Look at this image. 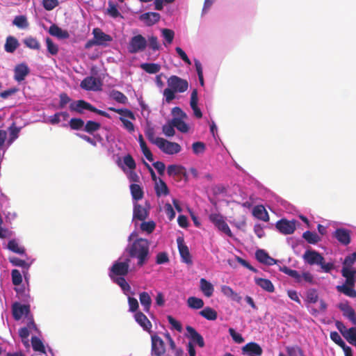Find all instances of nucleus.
I'll return each mask as SVG.
<instances>
[{"instance_id": "nucleus-1", "label": "nucleus", "mask_w": 356, "mask_h": 356, "mask_svg": "<svg viewBox=\"0 0 356 356\" xmlns=\"http://www.w3.org/2000/svg\"><path fill=\"white\" fill-rule=\"evenodd\" d=\"M149 245L150 243L147 239L139 238L136 239L126 249L130 258L137 259V265L139 267L146 264L150 257Z\"/></svg>"}, {"instance_id": "nucleus-2", "label": "nucleus", "mask_w": 356, "mask_h": 356, "mask_svg": "<svg viewBox=\"0 0 356 356\" xmlns=\"http://www.w3.org/2000/svg\"><path fill=\"white\" fill-rule=\"evenodd\" d=\"M168 88L163 90V96L168 103L175 99V93H182L188 88L187 80L180 78L176 75L170 76L168 80Z\"/></svg>"}, {"instance_id": "nucleus-3", "label": "nucleus", "mask_w": 356, "mask_h": 356, "mask_svg": "<svg viewBox=\"0 0 356 356\" xmlns=\"http://www.w3.org/2000/svg\"><path fill=\"white\" fill-rule=\"evenodd\" d=\"M304 261L310 266L318 265L320 266L322 271L325 273H330L334 268L333 262L325 261V258L318 252L313 250H307L302 255Z\"/></svg>"}, {"instance_id": "nucleus-4", "label": "nucleus", "mask_w": 356, "mask_h": 356, "mask_svg": "<svg viewBox=\"0 0 356 356\" xmlns=\"http://www.w3.org/2000/svg\"><path fill=\"white\" fill-rule=\"evenodd\" d=\"M70 109L71 111H74L80 114L83 113V110H88L105 118H111V115L108 113L104 111L97 109L92 104L83 99L71 103L70 105Z\"/></svg>"}, {"instance_id": "nucleus-5", "label": "nucleus", "mask_w": 356, "mask_h": 356, "mask_svg": "<svg viewBox=\"0 0 356 356\" xmlns=\"http://www.w3.org/2000/svg\"><path fill=\"white\" fill-rule=\"evenodd\" d=\"M108 110L120 114L121 116L119 119L123 124L124 128L130 133L134 131L135 127L134 124L130 120L126 119L127 118L131 120H136L135 115L131 110L128 108H115L114 107H108Z\"/></svg>"}, {"instance_id": "nucleus-6", "label": "nucleus", "mask_w": 356, "mask_h": 356, "mask_svg": "<svg viewBox=\"0 0 356 356\" xmlns=\"http://www.w3.org/2000/svg\"><path fill=\"white\" fill-rule=\"evenodd\" d=\"M280 271L285 273L286 275L293 278L297 283L302 284V282H305L310 284H314V277L309 272H304L300 275L297 270L290 269L286 266H280Z\"/></svg>"}, {"instance_id": "nucleus-7", "label": "nucleus", "mask_w": 356, "mask_h": 356, "mask_svg": "<svg viewBox=\"0 0 356 356\" xmlns=\"http://www.w3.org/2000/svg\"><path fill=\"white\" fill-rule=\"evenodd\" d=\"M130 259L127 258L124 261H116L110 268L109 277L113 279L117 277L126 276L129 270Z\"/></svg>"}, {"instance_id": "nucleus-8", "label": "nucleus", "mask_w": 356, "mask_h": 356, "mask_svg": "<svg viewBox=\"0 0 356 356\" xmlns=\"http://www.w3.org/2000/svg\"><path fill=\"white\" fill-rule=\"evenodd\" d=\"M147 47V40L142 35L132 37L128 44V51L131 54L143 51Z\"/></svg>"}, {"instance_id": "nucleus-9", "label": "nucleus", "mask_w": 356, "mask_h": 356, "mask_svg": "<svg viewBox=\"0 0 356 356\" xmlns=\"http://www.w3.org/2000/svg\"><path fill=\"white\" fill-rule=\"evenodd\" d=\"M157 143V147L167 154H177L181 149V146L178 143L168 141L164 138H159Z\"/></svg>"}, {"instance_id": "nucleus-10", "label": "nucleus", "mask_w": 356, "mask_h": 356, "mask_svg": "<svg viewBox=\"0 0 356 356\" xmlns=\"http://www.w3.org/2000/svg\"><path fill=\"white\" fill-rule=\"evenodd\" d=\"M210 221L220 231L232 237V233L224 218L220 213H211L209 216Z\"/></svg>"}, {"instance_id": "nucleus-11", "label": "nucleus", "mask_w": 356, "mask_h": 356, "mask_svg": "<svg viewBox=\"0 0 356 356\" xmlns=\"http://www.w3.org/2000/svg\"><path fill=\"white\" fill-rule=\"evenodd\" d=\"M81 88L89 91L102 90V82L100 79L94 76L86 77L80 83Z\"/></svg>"}, {"instance_id": "nucleus-12", "label": "nucleus", "mask_w": 356, "mask_h": 356, "mask_svg": "<svg viewBox=\"0 0 356 356\" xmlns=\"http://www.w3.org/2000/svg\"><path fill=\"white\" fill-rule=\"evenodd\" d=\"M275 227L282 234H291L296 230V220H288L285 218H282L276 222Z\"/></svg>"}, {"instance_id": "nucleus-13", "label": "nucleus", "mask_w": 356, "mask_h": 356, "mask_svg": "<svg viewBox=\"0 0 356 356\" xmlns=\"http://www.w3.org/2000/svg\"><path fill=\"white\" fill-rule=\"evenodd\" d=\"M12 313L16 321L20 320L24 316L28 318L31 315L30 305L15 302L12 305Z\"/></svg>"}, {"instance_id": "nucleus-14", "label": "nucleus", "mask_w": 356, "mask_h": 356, "mask_svg": "<svg viewBox=\"0 0 356 356\" xmlns=\"http://www.w3.org/2000/svg\"><path fill=\"white\" fill-rule=\"evenodd\" d=\"M95 42L98 46H107L108 43L113 40L112 37L105 33L99 28H95L92 30Z\"/></svg>"}, {"instance_id": "nucleus-15", "label": "nucleus", "mask_w": 356, "mask_h": 356, "mask_svg": "<svg viewBox=\"0 0 356 356\" xmlns=\"http://www.w3.org/2000/svg\"><path fill=\"white\" fill-rule=\"evenodd\" d=\"M165 344L163 339L157 336H152V353L156 356H161L165 353Z\"/></svg>"}, {"instance_id": "nucleus-16", "label": "nucleus", "mask_w": 356, "mask_h": 356, "mask_svg": "<svg viewBox=\"0 0 356 356\" xmlns=\"http://www.w3.org/2000/svg\"><path fill=\"white\" fill-rule=\"evenodd\" d=\"M30 73V70L28 65L24 63H20L17 65L14 69V79L20 83L23 81L26 76Z\"/></svg>"}, {"instance_id": "nucleus-17", "label": "nucleus", "mask_w": 356, "mask_h": 356, "mask_svg": "<svg viewBox=\"0 0 356 356\" xmlns=\"http://www.w3.org/2000/svg\"><path fill=\"white\" fill-rule=\"evenodd\" d=\"M177 241L179 254L181 257L182 261L186 263L187 264H192L193 261L191 259V255L189 252L188 246L184 243V239L182 238L179 237Z\"/></svg>"}, {"instance_id": "nucleus-18", "label": "nucleus", "mask_w": 356, "mask_h": 356, "mask_svg": "<svg viewBox=\"0 0 356 356\" xmlns=\"http://www.w3.org/2000/svg\"><path fill=\"white\" fill-rule=\"evenodd\" d=\"M186 330L188 334L189 338L193 342L197 343L200 348H203L204 346V341L202 336L199 334L195 328L188 325L186 326Z\"/></svg>"}, {"instance_id": "nucleus-19", "label": "nucleus", "mask_w": 356, "mask_h": 356, "mask_svg": "<svg viewBox=\"0 0 356 356\" xmlns=\"http://www.w3.org/2000/svg\"><path fill=\"white\" fill-rule=\"evenodd\" d=\"M334 236L343 245H348L350 242V232L348 229L343 228L337 229L334 233Z\"/></svg>"}, {"instance_id": "nucleus-20", "label": "nucleus", "mask_w": 356, "mask_h": 356, "mask_svg": "<svg viewBox=\"0 0 356 356\" xmlns=\"http://www.w3.org/2000/svg\"><path fill=\"white\" fill-rule=\"evenodd\" d=\"M338 307L343 312L344 316L347 317L353 325H356V314L355 310L348 303H341Z\"/></svg>"}, {"instance_id": "nucleus-21", "label": "nucleus", "mask_w": 356, "mask_h": 356, "mask_svg": "<svg viewBox=\"0 0 356 356\" xmlns=\"http://www.w3.org/2000/svg\"><path fill=\"white\" fill-rule=\"evenodd\" d=\"M160 14L154 12H149L142 14L140 16V19L143 21L145 24L148 26H152L160 20Z\"/></svg>"}, {"instance_id": "nucleus-22", "label": "nucleus", "mask_w": 356, "mask_h": 356, "mask_svg": "<svg viewBox=\"0 0 356 356\" xmlns=\"http://www.w3.org/2000/svg\"><path fill=\"white\" fill-rule=\"evenodd\" d=\"M243 353L248 355H261L263 350L261 346L255 342L248 343L242 348Z\"/></svg>"}, {"instance_id": "nucleus-23", "label": "nucleus", "mask_w": 356, "mask_h": 356, "mask_svg": "<svg viewBox=\"0 0 356 356\" xmlns=\"http://www.w3.org/2000/svg\"><path fill=\"white\" fill-rule=\"evenodd\" d=\"M197 103H198L197 90V89H194L191 92L190 105H191L192 110L193 111L195 116L197 118H201L202 117V113L197 106Z\"/></svg>"}, {"instance_id": "nucleus-24", "label": "nucleus", "mask_w": 356, "mask_h": 356, "mask_svg": "<svg viewBox=\"0 0 356 356\" xmlns=\"http://www.w3.org/2000/svg\"><path fill=\"white\" fill-rule=\"evenodd\" d=\"M136 321L143 328L144 330L149 331L152 328V323L147 317L141 312H137L135 315Z\"/></svg>"}, {"instance_id": "nucleus-25", "label": "nucleus", "mask_w": 356, "mask_h": 356, "mask_svg": "<svg viewBox=\"0 0 356 356\" xmlns=\"http://www.w3.org/2000/svg\"><path fill=\"white\" fill-rule=\"evenodd\" d=\"M252 214L255 218L264 222L269 220L268 212L263 205H257L254 207L252 211Z\"/></svg>"}, {"instance_id": "nucleus-26", "label": "nucleus", "mask_w": 356, "mask_h": 356, "mask_svg": "<svg viewBox=\"0 0 356 356\" xmlns=\"http://www.w3.org/2000/svg\"><path fill=\"white\" fill-rule=\"evenodd\" d=\"M134 218L141 221L145 220L148 216V211L139 204H134Z\"/></svg>"}, {"instance_id": "nucleus-27", "label": "nucleus", "mask_w": 356, "mask_h": 356, "mask_svg": "<svg viewBox=\"0 0 356 356\" xmlns=\"http://www.w3.org/2000/svg\"><path fill=\"white\" fill-rule=\"evenodd\" d=\"M49 33L50 35L60 39H67L70 36L69 33L66 30H63L56 24H53L49 27Z\"/></svg>"}, {"instance_id": "nucleus-28", "label": "nucleus", "mask_w": 356, "mask_h": 356, "mask_svg": "<svg viewBox=\"0 0 356 356\" xmlns=\"http://www.w3.org/2000/svg\"><path fill=\"white\" fill-rule=\"evenodd\" d=\"M19 46V43L17 38L13 36H8L4 44V49L8 53H13Z\"/></svg>"}, {"instance_id": "nucleus-29", "label": "nucleus", "mask_w": 356, "mask_h": 356, "mask_svg": "<svg viewBox=\"0 0 356 356\" xmlns=\"http://www.w3.org/2000/svg\"><path fill=\"white\" fill-rule=\"evenodd\" d=\"M254 282L257 285L269 293H273L275 291L274 285L270 280L256 277Z\"/></svg>"}, {"instance_id": "nucleus-30", "label": "nucleus", "mask_w": 356, "mask_h": 356, "mask_svg": "<svg viewBox=\"0 0 356 356\" xmlns=\"http://www.w3.org/2000/svg\"><path fill=\"white\" fill-rule=\"evenodd\" d=\"M200 290L204 295L208 298L211 297L214 291L213 286L204 278H201L200 281Z\"/></svg>"}, {"instance_id": "nucleus-31", "label": "nucleus", "mask_w": 356, "mask_h": 356, "mask_svg": "<svg viewBox=\"0 0 356 356\" xmlns=\"http://www.w3.org/2000/svg\"><path fill=\"white\" fill-rule=\"evenodd\" d=\"M154 189L158 197L168 195L170 193L166 184L161 179H159V181L155 182Z\"/></svg>"}, {"instance_id": "nucleus-32", "label": "nucleus", "mask_w": 356, "mask_h": 356, "mask_svg": "<svg viewBox=\"0 0 356 356\" xmlns=\"http://www.w3.org/2000/svg\"><path fill=\"white\" fill-rule=\"evenodd\" d=\"M140 304L145 312H149L152 305V298L147 292L143 291L139 294Z\"/></svg>"}, {"instance_id": "nucleus-33", "label": "nucleus", "mask_w": 356, "mask_h": 356, "mask_svg": "<svg viewBox=\"0 0 356 356\" xmlns=\"http://www.w3.org/2000/svg\"><path fill=\"white\" fill-rule=\"evenodd\" d=\"M200 315L209 321H215L218 318L217 312L210 307H204L200 312Z\"/></svg>"}, {"instance_id": "nucleus-34", "label": "nucleus", "mask_w": 356, "mask_h": 356, "mask_svg": "<svg viewBox=\"0 0 356 356\" xmlns=\"http://www.w3.org/2000/svg\"><path fill=\"white\" fill-rule=\"evenodd\" d=\"M130 191L134 200H140L143 199L144 193L142 188L138 184H131Z\"/></svg>"}, {"instance_id": "nucleus-35", "label": "nucleus", "mask_w": 356, "mask_h": 356, "mask_svg": "<svg viewBox=\"0 0 356 356\" xmlns=\"http://www.w3.org/2000/svg\"><path fill=\"white\" fill-rule=\"evenodd\" d=\"M302 238L310 244H316L319 242L321 238L316 233L310 231H306L302 234Z\"/></svg>"}, {"instance_id": "nucleus-36", "label": "nucleus", "mask_w": 356, "mask_h": 356, "mask_svg": "<svg viewBox=\"0 0 356 356\" xmlns=\"http://www.w3.org/2000/svg\"><path fill=\"white\" fill-rule=\"evenodd\" d=\"M140 67L149 74H156L161 70V65L158 63H142Z\"/></svg>"}, {"instance_id": "nucleus-37", "label": "nucleus", "mask_w": 356, "mask_h": 356, "mask_svg": "<svg viewBox=\"0 0 356 356\" xmlns=\"http://www.w3.org/2000/svg\"><path fill=\"white\" fill-rule=\"evenodd\" d=\"M187 304L190 308L199 309L203 307L204 301L201 298L191 296L188 298Z\"/></svg>"}, {"instance_id": "nucleus-38", "label": "nucleus", "mask_w": 356, "mask_h": 356, "mask_svg": "<svg viewBox=\"0 0 356 356\" xmlns=\"http://www.w3.org/2000/svg\"><path fill=\"white\" fill-rule=\"evenodd\" d=\"M337 289L338 291L343 293L348 297L356 298V291L353 289V286L343 284L341 286H337Z\"/></svg>"}, {"instance_id": "nucleus-39", "label": "nucleus", "mask_w": 356, "mask_h": 356, "mask_svg": "<svg viewBox=\"0 0 356 356\" xmlns=\"http://www.w3.org/2000/svg\"><path fill=\"white\" fill-rule=\"evenodd\" d=\"M8 249L15 253L19 254H25V249L23 247L19 245L17 241L15 239H12L8 243Z\"/></svg>"}, {"instance_id": "nucleus-40", "label": "nucleus", "mask_w": 356, "mask_h": 356, "mask_svg": "<svg viewBox=\"0 0 356 356\" xmlns=\"http://www.w3.org/2000/svg\"><path fill=\"white\" fill-rule=\"evenodd\" d=\"M145 134L149 142L155 144L157 146V140L161 138L160 137H155L154 129L150 125H147L145 129Z\"/></svg>"}, {"instance_id": "nucleus-41", "label": "nucleus", "mask_w": 356, "mask_h": 356, "mask_svg": "<svg viewBox=\"0 0 356 356\" xmlns=\"http://www.w3.org/2000/svg\"><path fill=\"white\" fill-rule=\"evenodd\" d=\"M343 336L348 343L356 346V327L349 328Z\"/></svg>"}, {"instance_id": "nucleus-42", "label": "nucleus", "mask_w": 356, "mask_h": 356, "mask_svg": "<svg viewBox=\"0 0 356 356\" xmlns=\"http://www.w3.org/2000/svg\"><path fill=\"white\" fill-rule=\"evenodd\" d=\"M101 127V124L99 122L92 121V120H88L87 121L83 130L88 133V134H92L95 131H98Z\"/></svg>"}, {"instance_id": "nucleus-43", "label": "nucleus", "mask_w": 356, "mask_h": 356, "mask_svg": "<svg viewBox=\"0 0 356 356\" xmlns=\"http://www.w3.org/2000/svg\"><path fill=\"white\" fill-rule=\"evenodd\" d=\"M173 125L179 131L182 133H187L188 131V125L184 121V120L179 118H173Z\"/></svg>"}, {"instance_id": "nucleus-44", "label": "nucleus", "mask_w": 356, "mask_h": 356, "mask_svg": "<svg viewBox=\"0 0 356 356\" xmlns=\"http://www.w3.org/2000/svg\"><path fill=\"white\" fill-rule=\"evenodd\" d=\"M124 276L122 277H114L113 279H111L115 284L119 285L122 290L124 292H128L131 290L130 285L127 283L126 280L124 277Z\"/></svg>"}, {"instance_id": "nucleus-45", "label": "nucleus", "mask_w": 356, "mask_h": 356, "mask_svg": "<svg viewBox=\"0 0 356 356\" xmlns=\"http://www.w3.org/2000/svg\"><path fill=\"white\" fill-rule=\"evenodd\" d=\"M24 43L29 49L39 50L40 49V42L33 37H28L24 40Z\"/></svg>"}, {"instance_id": "nucleus-46", "label": "nucleus", "mask_w": 356, "mask_h": 356, "mask_svg": "<svg viewBox=\"0 0 356 356\" xmlns=\"http://www.w3.org/2000/svg\"><path fill=\"white\" fill-rule=\"evenodd\" d=\"M13 24L20 29H26L29 26V22L24 15L16 16Z\"/></svg>"}, {"instance_id": "nucleus-47", "label": "nucleus", "mask_w": 356, "mask_h": 356, "mask_svg": "<svg viewBox=\"0 0 356 356\" xmlns=\"http://www.w3.org/2000/svg\"><path fill=\"white\" fill-rule=\"evenodd\" d=\"M111 97L115 100L117 102L120 104H127L128 99L122 92L118 90H112L111 92Z\"/></svg>"}, {"instance_id": "nucleus-48", "label": "nucleus", "mask_w": 356, "mask_h": 356, "mask_svg": "<svg viewBox=\"0 0 356 356\" xmlns=\"http://www.w3.org/2000/svg\"><path fill=\"white\" fill-rule=\"evenodd\" d=\"M9 261L15 266L22 267L25 269L26 271L29 270L30 267V264L26 262L24 260H22L16 257H12L9 258Z\"/></svg>"}, {"instance_id": "nucleus-49", "label": "nucleus", "mask_w": 356, "mask_h": 356, "mask_svg": "<svg viewBox=\"0 0 356 356\" xmlns=\"http://www.w3.org/2000/svg\"><path fill=\"white\" fill-rule=\"evenodd\" d=\"M175 125H173V118L169 121L166 124H164L162 127L163 134L168 136L171 137L175 134Z\"/></svg>"}, {"instance_id": "nucleus-50", "label": "nucleus", "mask_w": 356, "mask_h": 356, "mask_svg": "<svg viewBox=\"0 0 356 356\" xmlns=\"http://www.w3.org/2000/svg\"><path fill=\"white\" fill-rule=\"evenodd\" d=\"M31 343L33 349L35 351H39L41 353H45V348L42 341L37 337H32Z\"/></svg>"}, {"instance_id": "nucleus-51", "label": "nucleus", "mask_w": 356, "mask_h": 356, "mask_svg": "<svg viewBox=\"0 0 356 356\" xmlns=\"http://www.w3.org/2000/svg\"><path fill=\"white\" fill-rule=\"evenodd\" d=\"M330 336V339L335 343H337L338 346H339L342 349H344L345 347L348 346L346 345V343L344 342V341L341 339V336L339 335V334L337 332H336V331L331 332Z\"/></svg>"}, {"instance_id": "nucleus-52", "label": "nucleus", "mask_w": 356, "mask_h": 356, "mask_svg": "<svg viewBox=\"0 0 356 356\" xmlns=\"http://www.w3.org/2000/svg\"><path fill=\"white\" fill-rule=\"evenodd\" d=\"M306 300L309 303H316L318 300V295L316 289H310L306 293Z\"/></svg>"}, {"instance_id": "nucleus-53", "label": "nucleus", "mask_w": 356, "mask_h": 356, "mask_svg": "<svg viewBox=\"0 0 356 356\" xmlns=\"http://www.w3.org/2000/svg\"><path fill=\"white\" fill-rule=\"evenodd\" d=\"M20 131V128L17 127L13 123L12 126L9 127L10 137L8 139V143L11 144L13 143L15 140L18 138L19 133Z\"/></svg>"}, {"instance_id": "nucleus-54", "label": "nucleus", "mask_w": 356, "mask_h": 356, "mask_svg": "<svg viewBox=\"0 0 356 356\" xmlns=\"http://www.w3.org/2000/svg\"><path fill=\"white\" fill-rule=\"evenodd\" d=\"M69 125L72 130H80L84 126V121L81 118H72Z\"/></svg>"}, {"instance_id": "nucleus-55", "label": "nucleus", "mask_w": 356, "mask_h": 356, "mask_svg": "<svg viewBox=\"0 0 356 356\" xmlns=\"http://www.w3.org/2000/svg\"><path fill=\"white\" fill-rule=\"evenodd\" d=\"M156 227V224L153 220L148 222H143L140 225V229L143 232H146L148 234H151L154 232Z\"/></svg>"}, {"instance_id": "nucleus-56", "label": "nucleus", "mask_w": 356, "mask_h": 356, "mask_svg": "<svg viewBox=\"0 0 356 356\" xmlns=\"http://www.w3.org/2000/svg\"><path fill=\"white\" fill-rule=\"evenodd\" d=\"M108 7L107 8L108 14L113 18H117L119 16H121L120 13L119 12L117 6L114 4L112 1H108Z\"/></svg>"}, {"instance_id": "nucleus-57", "label": "nucleus", "mask_w": 356, "mask_h": 356, "mask_svg": "<svg viewBox=\"0 0 356 356\" xmlns=\"http://www.w3.org/2000/svg\"><path fill=\"white\" fill-rule=\"evenodd\" d=\"M12 282L15 286H18L22 282L21 273L17 269H13L11 271Z\"/></svg>"}, {"instance_id": "nucleus-58", "label": "nucleus", "mask_w": 356, "mask_h": 356, "mask_svg": "<svg viewBox=\"0 0 356 356\" xmlns=\"http://www.w3.org/2000/svg\"><path fill=\"white\" fill-rule=\"evenodd\" d=\"M161 33L166 42L171 44L175 37V32L169 29H163Z\"/></svg>"}, {"instance_id": "nucleus-59", "label": "nucleus", "mask_w": 356, "mask_h": 356, "mask_svg": "<svg viewBox=\"0 0 356 356\" xmlns=\"http://www.w3.org/2000/svg\"><path fill=\"white\" fill-rule=\"evenodd\" d=\"M47 51L51 55H56L58 52V47L56 44H55L51 38H47L46 39Z\"/></svg>"}, {"instance_id": "nucleus-60", "label": "nucleus", "mask_w": 356, "mask_h": 356, "mask_svg": "<svg viewBox=\"0 0 356 356\" xmlns=\"http://www.w3.org/2000/svg\"><path fill=\"white\" fill-rule=\"evenodd\" d=\"M228 331L233 341L235 343H242L244 342V338L242 337L241 334L236 332L234 328L230 327Z\"/></svg>"}, {"instance_id": "nucleus-61", "label": "nucleus", "mask_w": 356, "mask_h": 356, "mask_svg": "<svg viewBox=\"0 0 356 356\" xmlns=\"http://www.w3.org/2000/svg\"><path fill=\"white\" fill-rule=\"evenodd\" d=\"M182 168L177 165H170L167 168V172L169 176H176L181 173Z\"/></svg>"}, {"instance_id": "nucleus-62", "label": "nucleus", "mask_w": 356, "mask_h": 356, "mask_svg": "<svg viewBox=\"0 0 356 356\" xmlns=\"http://www.w3.org/2000/svg\"><path fill=\"white\" fill-rule=\"evenodd\" d=\"M192 149L195 154L203 153L206 149V145L202 142H195L192 145Z\"/></svg>"}, {"instance_id": "nucleus-63", "label": "nucleus", "mask_w": 356, "mask_h": 356, "mask_svg": "<svg viewBox=\"0 0 356 356\" xmlns=\"http://www.w3.org/2000/svg\"><path fill=\"white\" fill-rule=\"evenodd\" d=\"M59 4L58 0H42V6L47 10H51L58 6Z\"/></svg>"}, {"instance_id": "nucleus-64", "label": "nucleus", "mask_w": 356, "mask_h": 356, "mask_svg": "<svg viewBox=\"0 0 356 356\" xmlns=\"http://www.w3.org/2000/svg\"><path fill=\"white\" fill-rule=\"evenodd\" d=\"M169 261L168 254L165 252H161L156 254V263L157 264H163Z\"/></svg>"}]
</instances>
